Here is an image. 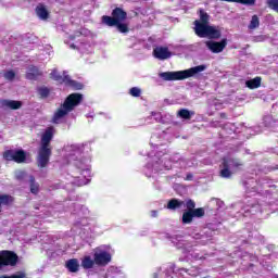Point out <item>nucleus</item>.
I'll list each match as a JSON object with an SVG mask.
<instances>
[{
    "mask_svg": "<svg viewBox=\"0 0 278 278\" xmlns=\"http://www.w3.org/2000/svg\"><path fill=\"white\" fill-rule=\"evenodd\" d=\"M35 0H23V2H20V5L22 8H34Z\"/></svg>",
    "mask_w": 278,
    "mask_h": 278,
    "instance_id": "nucleus-36",
    "label": "nucleus"
},
{
    "mask_svg": "<svg viewBox=\"0 0 278 278\" xmlns=\"http://www.w3.org/2000/svg\"><path fill=\"white\" fill-rule=\"evenodd\" d=\"M151 216H152V218H156V216H157V211H151Z\"/></svg>",
    "mask_w": 278,
    "mask_h": 278,
    "instance_id": "nucleus-41",
    "label": "nucleus"
},
{
    "mask_svg": "<svg viewBox=\"0 0 278 278\" xmlns=\"http://www.w3.org/2000/svg\"><path fill=\"white\" fill-rule=\"evenodd\" d=\"M81 101H84V96L81 93L70 94L65 99L63 105H61V108L54 113L53 123L56 125L62 123L64 116H66V114L70 112H73V110H75V108H77Z\"/></svg>",
    "mask_w": 278,
    "mask_h": 278,
    "instance_id": "nucleus-6",
    "label": "nucleus"
},
{
    "mask_svg": "<svg viewBox=\"0 0 278 278\" xmlns=\"http://www.w3.org/2000/svg\"><path fill=\"white\" fill-rule=\"evenodd\" d=\"M187 166H192L191 164H187Z\"/></svg>",
    "mask_w": 278,
    "mask_h": 278,
    "instance_id": "nucleus-46",
    "label": "nucleus"
},
{
    "mask_svg": "<svg viewBox=\"0 0 278 278\" xmlns=\"http://www.w3.org/2000/svg\"><path fill=\"white\" fill-rule=\"evenodd\" d=\"M174 161H176V162H180V166L186 167V161H185V160L179 159V155L174 156Z\"/></svg>",
    "mask_w": 278,
    "mask_h": 278,
    "instance_id": "nucleus-40",
    "label": "nucleus"
},
{
    "mask_svg": "<svg viewBox=\"0 0 278 278\" xmlns=\"http://www.w3.org/2000/svg\"><path fill=\"white\" fill-rule=\"evenodd\" d=\"M241 166H242V163L240 160L227 156L223 160L219 175L224 179H229V177H231L233 173H236L237 170H240Z\"/></svg>",
    "mask_w": 278,
    "mask_h": 278,
    "instance_id": "nucleus-7",
    "label": "nucleus"
},
{
    "mask_svg": "<svg viewBox=\"0 0 278 278\" xmlns=\"http://www.w3.org/2000/svg\"><path fill=\"white\" fill-rule=\"evenodd\" d=\"M177 116H179V118H184L185 121H190V118L194 116V112L189 111L187 109H182L178 111Z\"/></svg>",
    "mask_w": 278,
    "mask_h": 278,
    "instance_id": "nucleus-22",
    "label": "nucleus"
},
{
    "mask_svg": "<svg viewBox=\"0 0 278 278\" xmlns=\"http://www.w3.org/2000/svg\"><path fill=\"white\" fill-rule=\"evenodd\" d=\"M170 242L177 249H184L185 251H190V245H188V242H186V240H184L182 237H179V236L172 237Z\"/></svg>",
    "mask_w": 278,
    "mask_h": 278,
    "instance_id": "nucleus-17",
    "label": "nucleus"
},
{
    "mask_svg": "<svg viewBox=\"0 0 278 278\" xmlns=\"http://www.w3.org/2000/svg\"><path fill=\"white\" fill-rule=\"evenodd\" d=\"M267 5L271 10H275L276 12H278V0H267Z\"/></svg>",
    "mask_w": 278,
    "mask_h": 278,
    "instance_id": "nucleus-35",
    "label": "nucleus"
},
{
    "mask_svg": "<svg viewBox=\"0 0 278 278\" xmlns=\"http://www.w3.org/2000/svg\"><path fill=\"white\" fill-rule=\"evenodd\" d=\"M263 123L265 127H275V125H278V122L273 118V116L267 115L263 118Z\"/></svg>",
    "mask_w": 278,
    "mask_h": 278,
    "instance_id": "nucleus-26",
    "label": "nucleus"
},
{
    "mask_svg": "<svg viewBox=\"0 0 278 278\" xmlns=\"http://www.w3.org/2000/svg\"><path fill=\"white\" fill-rule=\"evenodd\" d=\"M77 36H81V33H77Z\"/></svg>",
    "mask_w": 278,
    "mask_h": 278,
    "instance_id": "nucleus-45",
    "label": "nucleus"
},
{
    "mask_svg": "<svg viewBox=\"0 0 278 278\" xmlns=\"http://www.w3.org/2000/svg\"><path fill=\"white\" fill-rule=\"evenodd\" d=\"M206 47L212 51V53H222V51L227 47V39L222 41H206Z\"/></svg>",
    "mask_w": 278,
    "mask_h": 278,
    "instance_id": "nucleus-14",
    "label": "nucleus"
},
{
    "mask_svg": "<svg viewBox=\"0 0 278 278\" xmlns=\"http://www.w3.org/2000/svg\"><path fill=\"white\" fill-rule=\"evenodd\" d=\"M200 21L194 22V31L199 38H220V29L216 26L208 25L210 15L203 10H200Z\"/></svg>",
    "mask_w": 278,
    "mask_h": 278,
    "instance_id": "nucleus-3",
    "label": "nucleus"
},
{
    "mask_svg": "<svg viewBox=\"0 0 278 278\" xmlns=\"http://www.w3.org/2000/svg\"><path fill=\"white\" fill-rule=\"evenodd\" d=\"M152 118H154V121H156L157 123H160V121H162V113L159 112H152L151 113Z\"/></svg>",
    "mask_w": 278,
    "mask_h": 278,
    "instance_id": "nucleus-38",
    "label": "nucleus"
},
{
    "mask_svg": "<svg viewBox=\"0 0 278 278\" xmlns=\"http://www.w3.org/2000/svg\"><path fill=\"white\" fill-rule=\"evenodd\" d=\"M39 238H47V235H40Z\"/></svg>",
    "mask_w": 278,
    "mask_h": 278,
    "instance_id": "nucleus-42",
    "label": "nucleus"
},
{
    "mask_svg": "<svg viewBox=\"0 0 278 278\" xmlns=\"http://www.w3.org/2000/svg\"><path fill=\"white\" fill-rule=\"evenodd\" d=\"M81 151H84V146L81 144H67L64 147L67 164H74L80 170L81 177L74 181L75 186L90 184V159H81Z\"/></svg>",
    "mask_w": 278,
    "mask_h": 278,
    "instance_id": "nucleus-1",
    "label": "nucleus"
},
{
    "mask_svg": "<svg viewBox=\"0 0 278 278\" xmlns=\"http://www.w3.org/2000/svg\"><path fill=\"white\" fill-rule=\"evenodd\" d=\"M3 77L8 81H12L16 77V74L14 73V71H8L4 73Z\"/></svg>",
    "mask_w": 278,
    "mask_h": 278,
    "instance_id": "nucleus-34",
    "label": "nucleus"
},
{
    "mask_svg": "<svg viewBox=\"0 0 278 278\" xmlns=\"http://www.w3.org/2000/svg\"><path fill=\"white\" fill-rule=\"evenodd\" d=\"M39 96L41 97V99H47V97H49V88L47 87H40L38 89Z\"/></svg>",
    "mask_w": 278,
    "mask_h": 278,
    "instance_id": "nucleus-31",
    "label": "nucleus"
},
{
    "mask_svg": "<svg viewBox=\"0 0 278 278\" xmlns=\"http://www.w3.org/2000/svg\"><path fill=\"white\" fill-rule=\"evenodd\" d=\"M50 75L51 78L54 79V81H59V84L70 86V88H73L74 90H81V88H84V85L71 79V76H68L66 72L61 75L59 72H56V70H53Z\"/></svg>",
    "mask_w": 278,
    "mask_h": 278,
    "instance_id": "nucleus-9",
    "label": "nucleus"
},
{
    "mask_svg": "<svg viewBox=\"0 0 278 278\" xmlns=\"http://www.w3.org/2000/svg\"><path fill=\"white\" fill-rule=\"evenodd\" d=\"M70 47L71 49H78V51H80V53H92V46H90L89 43H71L70 42Z\"/></svg>",
    "mask_w": 278,
    "mask_h": 278,
    "instance_id": "nucleus-18",
    "label": "nucleus"
},
{
    "mask_svg": "<svg viewBox=\"0 0 278 278\" xmlns=\"http://www.w3.org/2000/svg\"><path fill=\"white\" fill-rule=\"evenodd\" d=\"M191 213L193 214V217L195 218H201L203 216H205V210L203 208H194L193 211H191Z\"/></svg>",
    "mask_w": 278,
    "mask_h": 278,
    "instance_id": "nucleus-30",
    "label": "nucleus"
},
{
    "mask_svg": "<svg viewBox=\"0 0 278 278\" xmlns=\"http://www.w3.org/2000/svg\"><path fill=\"white\" fill-rule=\"evenodd\" d=\"M153 53L156 60H168V58H173V52L168 50V47H156Z\"/></svg>",
    "mask_w": 278,
    "mask_h": 278,
    "instance_id": "nucleus-15",
    "label": "nucleus"
},
{
    "mask_svg": "<svg viewBox=\"0 0 278 278\" xmlns=\"http://www.w3.org/2000/svg\"><path fill=\"white\" fill-rule=\"evenodd\" d=\"M170 168H173L170 155L157 152L153 159V163L146 166V175L147 177H153V173H164V170H170Z\"/></svg>",
    "mask_w": 278,
    "mask_h": 278,
    "instance_id": "nucleus-5",
    "label": "nucleus"
},
{
    "mask_svg": "<svg viewBox=\"0 0 278 278\" xmlns=\"http://www.w3.org/2000/svg\"><path fill=\"white\" fill-rule=\"evenodd\" d=\"M129 94L131 97H140V94H142V90L140 88H138V87H132L129 90Z\"/></svg>",
    "mask_w": 278,
    "mask_h": 278,
    "instance_id": "nucleus-33",
    "label": "nucleus"
},
{
    "mask_svg": "<svg viewBox=\"0 0 278 278\" xmlns=\"http://www.w3.org/2000/svg\"><path fill=\"white\" fill-rule=\"evenodd\" d=\"M248 27L249 29H257L260 27V17L253 15Z\"/></svg>",
    "mask_w": 278,
    "mask_h": 278,
    "instance_id": "nucleus-27",
    "label": "nucleus"
},
{
    "mask_svg": "<svg viewBox=\"0 0 278 278\" xmlns=\"http://www.w3.org/2000/svg\"><path fill=\"white\" fill-rule=\"evenodd\" d=\"M27 177V174H25L24 170H16L15 172V178L21 180V179H25Z\"/></svg>",
    "mask_w": 278,
    "mask_h": 278,
    "instance_id": "nucleus-37",
    "label": "nucleus"
},
{
    "mask_svg": "<svg viewBox=\"0 0 278 278\" xmlns=\"http://www.w3.org/2000/svg\"><path fill=\"white\" fill-rule=\"evenodd\" d=\"M55 136V128L48 127L39 134V143L37 149V166L38 168H47L53 153L51 142Z\"/></svg>",
    "mask_w": 278,
    "mask_h": 278,
    "instance_id": "nucleus-2",
    "label": "nucleus"
},
{
    "mask_svg": "<svg viewBox=\"0 0 278 278\" xmlns=\"http://www.w3.org/2000/svg\"><path fill=\"white\" fill-rule=\"evenodd\" d=\"M207 68L206 65H198L188 70L178 72H162L159 77L163 81H181L184 79H189V77H195L199 73H203Z\"/></svg>",
    "mask_w": 278,
    "mask_h": 278,
    "instance_id": "nucleus-4",
    "label": "nucleus"
},
{
    "mask_svg": "<svg viewBox=\"0 0 278 278\" xmlns=\"http://www.w3.org/2000/svg\"><path fill=\"white\" fill-rule=\"evenodd\" d=\"M26 79L34 81L36 79V66L31 65L26 71Z\"/></svg>",
    "mask_w": 278,
    "mask_h": 278,
    "instance_id": "nucleus-24",
    "label": "nucleus"
},
{
    "mask_svg": "<svg viewBox=\"0 0 278 278\" xmlns=\"http://www.w3.org/2000/svg\"><path fill=\"white\" fill-rule=\"evenodd\" d=\"M94 264H96L94 258L92 260V257H90V256H85L81 261V266L86 270L92 268L94 266Z\"/></svg>",
    "mask_w": 278,
    "mask_h": 278,
    "instance_id": "nucleus-23",
    "label": "nucleus"
},
{
    "mask_svg": "<svg viewBox=\"0 0 278 278\" xmlns=\"http://www.w3.org/2000/svg\"><path fill=\"white\" fill-rule=\"evenodd\" d=\"M123 22H118L115 26H117L118 31L121 34H127L129 31V28L126 26V24H122Z\"/></svg>",
    "mask_w": 278,
    "mask_h": 278,
    "instance_id": "nucleus-32",
    "label": "nucleus"
},
{
    "mask_svg": "<svg viewBox=\"0 0 278 278\" xmlns=\"http://www.w3.org/2000/svg\"><path fill=\"white\" fill-rule=\"evenodd\" d=\"M16 262H18L16 253L10 251L0 252V268L2 266H16Z\"/></svg>",
    "mask_w": 278,
    "mask_h": 278,
    "instance_id": "nucleus-12",
    "label": "nucleus"
},
{
    "mask_svg": "<svg viewBox=\"0 0 278 278\" xmlns=\"http://www.w3.org/2000/svg\"><path fill=\"white\" fill-rule=\"evenodd\" d=\"M0 105L4 108V110H21L23 102L17 100H1Z\"/></svg>",
    "mask_w": 278,
    "mask_h": 278,
    "instance_id": "nucleus-16",
    "label": "nucleus"
},
{
    "mask_svg": "<svg viewBox=\"0 0 278 278\" xmlns=\"http://www.w3.org/2000/svg\"><path fill=\"white\" fill-rule=\"evenodd\" d=\"M245 86L251 90H255V88H260V86H262V78L255 77L254 79L247 80Z\"/></svg>",
    "mask_w": 278,
    "mask_h": 278,
    "instance_id": "nucleus-21",
    "label": "nucleus"
},
{
    "mask_svg": "<svg viewBox=\"0 0 278 278\" xmlns=\"http://www.w3.org/2000/svg\"><path fill=\"white\" fill-rule=\"evenodd\" d=\"M37 16L40 18V21H47V18H49V11L47 10L46 5H37Z\"/></svg>",
    "mask_w": 278,
    "mask_h": 278,
    "instance_id": "nucleus-19",
    "label": "nucleus"
},
{
    "mask_svg": "<svg viewBox=\"0 0 278 278\" xmlns=\"http://www.w3.org/2000/svg\"><path fill=\"white\" fill-rule=\"evenodd\" d=\"M194 218V215L191 211H187L182 214V223L184 225H190L192 223V219Z\"/></svg>",
    "mask_w": 278,
    "mask_h": 278,
    "instance_id": "nucleus-25",
    "label": "nucleus"
},
{
    "mask_svg": "<svg viewBox=\"0 0 278 278\" xmlns=\"http://www.w3.org/2000/svg\"><path fill=\"white\" fill-rule=\"evenodd\" d=\"M191 177H192V176L189 175V176H187V179H191Z\"/></svg>",
    "mask_w": 278,
    "mask_h": 278,
    "instance_id": "nucleus-44",
    "label": "nucleus"
},
{
    "mask_svg": "<svg viewBox=\"0 0 278 278\" xmlns=\"http://www.w3.org/2000/svg\"><path fill=\"white\" fill-rule=\"evenodd\" d=\"M93 260L97 266H108L112 262V249L109 245H101L94 250Z\"/></svg>",
    "mask_w": 278,
    "mask_h": 278,
    "instance_id": "nucleus-8",
    "label": "nucleus"
},
{
    "mask_svg": "<svg viewBox=\"0 0 278 278\" xmlns=\"http://www.w3.org/2000/svg\"><path fill=\"white\" fill-rule=\"evenodd\" d=\"M49 51H43L41 54H39V60H49Z\"/></svg>",
    "mask_w": 278,
    "mask_h": 278,
    "instance_id": "nucleus-39",
    "label": "nucleus"
},
{
    "mask_svg": "<svg viewBox=\"0 0 278 278\" xmlns=\"http://www.w3.org/2000/svg\"><path fill=\"white\" fill-rule=\"evenodd\" d=\"M70 40H75V37H73V36H70Z\"/></svg>",
    "mask_w": 278,
    "mask_h": 278,
    "instance_id": "nucleus-43",
    "label": "nucleus"
},
{
    "mask_svg": "<svg viewBox=\"0 0 278 278\" xmlns=\"http://www.w3.org/2000/svg\"><path fill=\"white\" fill-rule=\"evenodd\" d=\"M112 14L113 17L105 15L102 16V23H104V25H109V27H114L118 25V23H123V21L127 18V13L123 11L121 8H116Z\"/></svg>",
    "mask_w": 278,
    "mask_h": 278,
    "instance_id": "nucleus-10",
    "label": "nucleus"
},
{
    "mask_svg": "<svg viewBox=\"0 0 278 278\" xmlns=\"http://www.w3.org/2000/svg\"><path fill=\"white\" fill-rule=\"evenodd\" d=\"M0 278H27V275L24 271H17L11 276H8V275L0 276Z\"/></svg>",
    "mask_w": 278,
    "mask_h": 278,
    "instance_id": "nucleus-29",
    "label": "nucleus"
},
{
    "mask_svg": "<svg viewBox=\"0 0 278 278\" xmlns=\"http://www.w3.org/2000/svg\"><path fill=\"white\" fill-rule=\"evenodd\" d=\"M66 268L70 273H77V270H79V261L76 258L68 260L66 262Z\"/></svg>",
    "mask_w": 278,
    "mask_h": 278,
    "instance_id": "nucleus-20",
    "label": "nucleus"
},
{
    "mask_svg": "<svg viewBox=\"0 0 278 278\" xmlns=\"http://www.w3.org/2000/svg\"><path fill=\"white\" fill-rule=\"evenodd\" d=\"M27 157V154L23 150H8L4 152V159L9 162H16L17 164H23Z\"/></svg>",
    "mask_w": 278,
    "mask_h": 278,
    "instance_id": "nucleus-13",
    "label": "nucleus"
},
{
    "mask_svg": "<svg viewBox=\"0 0 278 278\" xmlns=\"http://www.w3.org/2000/svg\"><path fill=\"white\" fill-rule=\"evenodd\" d=\"M26 181L29 182V187H30V192L33 194H36V185H35V181H36V178L34 176H28L26 178Z\"/></svg>",
    "mask_w": 278,
    "mask_h": 278,
    "instance_id": "nucleus-28",
    "label": "nucleus"
},
{
    "mask_svg": "<svg viewBox=\"0 0 278 278\" xmlns=\"http://www.w3.org/2000/svg\"><path fill=\"white\" fill-rule=\"evenodd\" d=\"M185 207H187L188 212H192L197 204L192 200L184 202L177 199H173L167 203V210H185Z\"/></svg>",
    "mask_w": 278,
    "mask_h": 278,
    "instance_id": "nucleus-11",
    "label": "nucleus"
}]
</instances>
